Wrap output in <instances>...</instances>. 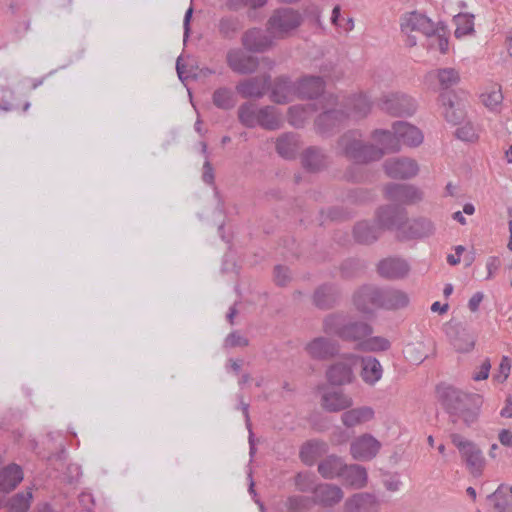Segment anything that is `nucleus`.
Here are the masks:
<instances>
[{
    "label": "nucleus",
    "instance_id": "nucleus-1",
    "mask_svg": "<svg viewBox=\"0 0 512 512\" xmlns=\"http://www.w3.org/2000/svg\"><path fill=\"white\" fill-rule=\"evenodd\" d=\"M438 395L445 409L450 414L454 429L470 427L478 418V412L472 406L474 396L463 393L452 386L438 388Z\"/></svg>",
    "mask_w": 512,
    "mask_h": 512
},
{
    "label": "nucleus",
    "instance_id": "nucleus-2",
    "mask_svg": "<svg viewBox=\"0 0 512 512\" xmlns=\"http://www.w3.org/2000/svg\"><path fill=\"white\" fill-rule=\"evenodd\" d=\"M322 330L325 334L336 336L345 342L356 343L357 348L363 339L372 335L374 331L368 322L352 319L341 312L326 315L322 322Z\"/></svg>",
    "mask_w": 512,
    "mask_h": 512
},
{
    "label": "nucleus",
    "instance_id": "nucleus-3",
    "mask_svg": "<svg viewBox=\"0 0 512 512\" xmlns=\"http://www.w3.org/2000/svg\"><path fill=\"white\" fill-rule=\"evenodd\" d=\"M336 154L357 163L367 164L380 160L384 152L373 144L366 143L359 130H349L343 133L335 145Z\"/></svg>",
    "mask_w": 512,
    "mask_h": 512
},
{
    "label": "nucleus",
    "instance_id": "nucleus-4",
    "mask_svg": "<svg viewBox=\"0 0 512 512\" xmlns=\"http://www.w3.org/2000/svg\"><path fill=\"white\" fill-rule=\"evenodd\" d=\"M301 14L292 8H280L273 12L267 22V30L274 38L284 39L290 36L302 23Z\"/></svg>",
    "mask_w": 512,
    "mask_h": 512
},
{
    "label": "nucleus",
    "instance_id": "nucleus-5",
    "mask_svg": "<svg viewBox=\"0 0 512 512\" xmlns=\"http://www.w3.org/2000/svg\"><path fill=\"white\" fill-rule=\"evenodd\" d=\"M401 30L407 35V45L409 47L417 44V36L414 33L431 37L437 31L435 24L428 17L417 12H411L404 17Z\"/></svg>",
    "mask_w": 512,
    "mask_h": 512
},
{
    "label": "nucleus",
    "instance_id": "nucleus-6",
    "mask_svg": "<svg viewBox=\"0 0 512 512\" xmlns=\"http://www.w3.org/2000/svg\"><path fill=\"white\" fill-rule=\"evenodd\" d=\"M379 107L391 116H410L416 111V103L405 93L391 92L380 98Z\"/></svg>",
    "mask_w": 512,
    "mask_h": 512
},
{
    "label": "nucleus",
    "instance_id": "nucleus-7",
    "mask_svg": "<svg viewBox=\"0 0 512 512\" xmlns=\"http://www.w3.org/2000/svg\"><path fill=\"white\" fill-rule=\"evenodd\" d=\"M451 440L459 449L470 472L474 476L481 475L484 467V458L481 450L474 443L463 440L462 436L457 433L451 434Z\"/></svg>",
    "mask_w": 512,
    "mask_h": 512
},
{
    "label": "nucleus",
    "instance_id": "nucleus-8",
    "mask_svg": "<svg viewBox=\"0 0 512 512\" xmlns=\"http://www.w3.org/2000/svg\"><path fill=\"white\" fill-rule=\"evenodd\" d=\"M227 66L236 74L251 75L259 68V59L245 49L231 48L226 53Z\"/></svg>",
    "mask_w": 512,
    "mask_h": 512
},
{
    "label": "nucleus",
    "instance_id": "nucleus-9",
    "mask_svg": "<svg viewBox=\"0 0 512 512\" xmlns=\"http://www.w3.org/2000/svg\"><path fill=\"white\" fill-rule=\"evenodd\" d=\"M353 303L358 311L365 314L381 309V288L374 285L361 286L353 295Z\"/></svg>",
    "mask_w": 512,
    "mask_h": 512
},
{
    "label": "nucleus",
    "instance_id": "nucleus-10",
    "mask_svg": "<svg viewBox=\"0 0 512 512\" xmlns=\"http://www.w3.org/2000/svg\"><path fill=\"white\" fill-rule=\"evenodd\" d=\"M270 86L271 76L262 74L239 81L235 89L242 98L260 99L267 93Z\"/></svg>",
    "mask_w": 512,
    "mask_h": 512
},
{
    "label": "nucleus",
    "instance_id": "nucleus-11",
    "mask_svg": "<svg viewBox=\"0 0 512 512\" xmlns=\"http://www.w3.org/2000/svg\"><path fill=\"white\" fill-rule=\"evenodd\" d=\"M273 38L260 28H250L241 37L243 48L251 53H263L273 47Z\"/></svg>",
    "mask_w": 512,
    "mask_h": 512
},
{
    "label": "nucleus",
    "instance_id": "nucleus-12",
    "mask_svg": "<svg viewBox=\"0 0 512 512\" xmlns=\"http://www.w3.org/2000/svg\"><path fill=\"white\" fill-rule=\"evenodd\" d=\"M434 231V224L429 219L418 218L413 221L406 220L402 226H399L397 238L399 240L419 239L432 235Z\"/></svg>",
    "mask_w": 512,
    "mask_h": 512
},
{
    "label": "nucleus",
    "instance_id": "nucleus-13",
    "mask_svg": "<svg viewBox=\"0 0 512 512\" xmlns=\"http://www.w3.org/2000/svg\"><path fill=\"white\" fill-rule=\"evenodd\" d=\"M384 192L388 200L401 204H414L422 199V192L409 184L390 183Z\"/></svg>",
    "mask_w": 512,
    "mask_h": 512
},
{
    "label": "nucleus",
    "instance_id": "nucleus-14",
    "mask_svg": "<svg viewBox=\"0 0 512 512\" xmlns=\"http://www.w3.org/2000/svg\"><path fill=\"white\" fill-rule=\"evenodd\" d=\"M381 447L380 442L370 434H364L350 444V453L355 460L368 461L373 459Z\"/></svg>",
    "mask_w": 512,
    "mask_h": 512
},
{
    "label": "nucleus",
    "instance_id": "nucleus-15",
    "mask_svg": "<svg viewBox=\"0 0 512 512\" xmlns=\"http://www.w3.org/2000/svg\"><path fill=\"white\" fill-rule=\"evenodd\" d=\"M386 174L395 179H409L417 175L419 171L415 160L409 158H392L383 164Z\"/></svg>",
    "mask_w": 512,
    "mask_h": 512
},
{
    "label": "nucleus",
    "instance_id": "nucleus-16",
    "mask_svg": "<svg viewBox=\"0 0 512 512\" xmlns=\"http://www.w3.org/2000/svg\"><path fill=\"white\" fill-rule=\"evenodd\" d=\"M305 349L311 358L327 360L339 353L340 346L335 340L326 337H316L306 345Z\"/></svg>",
    "mask_w": 512,
    "mask_h": 512
},
{
    "label": "nucleus",
    "instance_id": "nucleus-17",
    "mask_svg": "<svg viewBox=\"0 0 512 512\" xmlns=\"http://www.w3.org/2000/svg\"><path fill=\"white\" fill-rule=\"evenodd\" d=\"M355 358H346L332 364L326 371L327 380L335 386L349 384L354 378L353 365Z\"/></svg>",
    "mask_w": 512,
    "mask_h": 512
},
{
    "label": "nucleus",
    "instance_id": "nucleus-18",
    "mask_svg": "<svg viewBox=\"0 0 512 512\" xmlns=\"http://www.w3.org/2000/svg\"><path fill=\"white\" fill-rule=\"evenodd\" d=\"M377 222L380 230L386 229H397L399 232V226H402L404 221L407 220V212L404 208H400L393 205L384 206L377 211Z\"/></svg>",
    "mask_w": 512,
    "mask_h": 512
},
{
    "label": "nucleus",
    "instance_id": "nucleus-19",
    "mask_svg": "<svg viewBox=\"0 0 512 512\" xmlns=\"http://www.w3.org/2000/svg\"><path fill=\"white\" fill-rule=\"evenodd\" d=\"M313 505L319 504L331 507L339 503L343 498V491L339 486L333 484H319L313 489Z\"/></svg>",
    "mask_w": 512,
    "mask_h": 512
},
{
    "label": "nucleus",
    "instance_id": "nucleus-20",
    "mask_svg": "<svg viewBox=\"0 0 512 512\" xmlns=\"http://www.w3.org/2000/svg\"><path fill=\"white\" fill-rule=\"evenodd\" d=\"M321 407L328 412H339L353 405L352 398L341 390H325L321 395Z\"/></svg>",
    "mask_w": 512,
    "mask_h": 512
},
{
    "label": "nucleus",
    "instance_id": "nucleus-21",
    "mask_svg": "<svg viewBox=\"0 0 512 512\" xmlns=\"http://www.w3.org/2000/svg\"><path fill=\"white\" fill-rule=\"evenodd\" d=\"M347 118L348 114L343 109H326L317 116L315 125L320 133H328L344 123Z\"/></svg>",
    "mask_w": 512,
    "mask_h": 512
},
{
    "label": "nucleus",
    "instance_id": "nucleus-22",
    "mask_svg": "<svg viewBox=\"0 0 512 512\" xmlns=\"http://www.w3.org/2000/svg\"><path fill=\"white\" fill-rule=\"evenodd\" d=\"M408 263L400 258H386L379 262L377 266L378 273L386 279L404 278L409 272Z\"/></svg>",
    "mask_w": 512,
    "mask_h": 512
},
{
    "label": "nucleus",
    "instance_id": "nucleus-23",
    "mask_svg": "<svg viewBox=\"0 0 512 512\" xmlns=\"http://www.w3.org/2000/svg\"><path fill=\"white\" fill-rule=\"evenodd\" d=\"M345 512H378L379 501L369 493H357L347 499L344 504Z\"/></svg>",
    "mask_w": 512,
    "mask_h": 512
},
{
    "label": "nucleus",
    "instance_id": "nucleus-24",
    "mask_svg": "<svg viewBox=\"0 0 512 512\" xmlns=\"http://www.w3.org/2000/svg\"><path fill=\"white\" fill-rule=\"evenodd\" d=\"M410 303L409 295L396 288H381V309L400 310L406 308Z\"/></svg>",
    "mask_w": 512,
    "mask_h": 512
},
{
    "label": "nucleus",
    "instance_id": "nucleus-25",
    "mask_svg": "<svg viewBox=\"0 0 512 512\" xmlns=\"http://www.w3.org/2000/svg\"><path fill=\"white\" fill-rule=\"evenodd\" d=\"M338 289L331 284L319 286L313 293V304L321 310H329L336 306L339 300Z\"/></svg>",
    "mask_w": 512,
    "mask_h": 512
},
{
    "label": "nucleus",
    "instance_id": "nucleus-26",
    "mask_svg": "<svg viewBox=\"0 0 512 512\" xmlns=\"http://www.w3.org/2000/svg\"><path fill=\"white\" fill-rule=\"evenodd\" d=\"M325 82L320 76H306L297 84V93L300 98L314 99L324 92Z\"/></svg>",
    "mask_w": 512,
    "mask_h": 512
},
{
    "label": "nucleus",
    "instance_id": "nucleus-27",
    "mask_svg": "<svg viewBox=\"0 0 512 512\" xmlns=\"http://www.w3.org/2000/svg\"><path fill=\"white\" fill-rule=\"evenodd\" d=\"M398 140L407 146H418L423 141L422 132L407 122H395L393 125Z\"/></svg>",
    "mask_w": 512,
    "mask_h": 512
},
{
    "label": "nucleus",
    "instance_id": "nucleus-28",
    "mask_svg": "<svg viewBox=\"0 0 512 512\" xmlns=\"http://www.w3.org/2000/svg\"><path fill=\"white\" fill-rule=\"evenodd\" d=\"M327 452L328 445L326 442L311 440L302 445L299 456L304 464L312 466L318 458L322 457Z\"/></svg>",
    "mask_w": 512,
    "mask_h": 512
},
{
    "label": "nucleus",
    "instance_id": "nucleus-29",
    "mask_svg": "<svg viewBox=\"0 0 512 512\" xmlns=\"http://www.w3.org/2000/svg\"><path fill=\"white\" fill-rule=\"evenodd\" d=\"M301 159L303 167L310 172H318L327 165V156L317 147L307 148Z\"/></svg>",
    "mask_w": 512,
    "mask_h": 512
},
{
    "label": "nucleus",
    "instance_id": "nucleus-30",
    "mask_svg": "<svg viewBox=\"0 0 512 512\" xmlns=\"http://www.w3.org/2000/svg\"><path fill=\"white\" fill-rule=\"evenodd\" d=\"M361 368V377L369 385L375 384L382 377V366L374 357L367 356L361 358Z\"/></svg>",
    "mask_w": 512,
    "mask_h": 512
},
{
    "label": "nucleus",
    "instance_id": "nucleus-31",
    "mask_svg": "<svg viewBox=\"0 0 512 512\" xmlns=\"http://www.w3.org/2000/svg\"><path fill=\"white\" fill-rule=\"evenodd\" d=\"M23 480V471L20 466L11 464L7 466L0 476V490L9 493Z\"/></svg>",
    "mask_w": 512,
    "mask_h": 512
},
{
    "label": "nucleus",
    "instance_id": "nucleus-32",
    "mask_svg": "<svg viewBox=\"0 0 512 512\" xmlns=\"http://www.w3.org/2000/svg\"><path fill=\"white\" fill-rule=\"evenodd\" d=\"M345 463L337 455H329L318 464V472L325 479L341 476Z\"/></svg>",
    "mask_w": 512,
    "mask_h": 512
},
{
    "label": "nucleus",
    "instance_id": "nucleus-33",
    "mask_svg": "<svg viewBox=\"0 0 512 512\" xmlns=\"http://www.w3.org/2000/svg\"><path fill=\"white\" fill-rule=\"evenodd\" d=\"M216 28L222 39L232 40L242 29V23L238 17L228 15L219 19Z\"/></svg>",
    "mask_w": 512,
    "mask_h": 512
},
{
    "label": "nucleus",
    "instance_id": "nucleus-34",
    "mask_svg": "<svg viewBox=\"0 0 512 512\" xmlns=\"http://www.w3.org/2000/svg\"><path fill=\"white\" fill-rule=\"evenodd\" d=\"M374 416V411L370 407H359L350 409L342 414V422L348 427H354L370 421Z\"/></svg>",
    "mask_w": 512,
    "mask_h": 512
},
{
    "label": "nucleus",
    "instance_id": "nucleus-35",
    "mask_svg": "<svg viewBox=\"0 0 512 512\" xmlns=\"http://www.w3.org/2000/svg\"><path fill=\"white\" fill-rule=\"evenodd\" d=\"M380 227L376 224H370L362 221L354 227V237L358 243L370 244L378 239L380 235Z\"/></svg>",
    "mask_w": 512,
    "mask_h": 512
},
{
    "label": "nucleus",
    "instance_id": "nucleus-36",
    "mask_svg": "<svg viewBox=\"0 0 512 512\" xmlns=\"http://www.w3.org/2000/svg\"><path fill=\"white\" fill-rule=\"evenodd\" d=\"M341 476L355 488H363L367 484V471L363 466L357 464L349 466L345 464Z\"/></svg>",
    "mask_w": 512,
    "mask_h": 512
},
{
    "label": "nucleus",
    "instance_id": "nucleus-37",
    "mask_svg": "<svg viewBox=\"0 0 512 512\" xmlns=\"http://www.w3.org/2000/svg\"><path fill=\"white\" fill-rule=\"evenodd\" d=\"M298 150V140L296 135L286 133L277 138L276 151L284 158H294Z\"/></svg>",
    "mask_w": 512,
    "mask_h": 512
},
{
    "label": "nucleus",
    "instance_id": "nucleus-38",
    "mask_svg": "<svg viewBox=\"0 0 512 512\" xmlns=\"http://www.w3.org/2000/svg\"><path fill=\"white\" fill-rule=\"evenodd\" d=\"M257 125L268 130H276L281 126V118L273 106H265L258 109Z\"/></svg>",
    "mask_w": 512,
    "mask_h": 512
},
{
    "label": "nucleus",
    "instance_id": "nucleus-39",
    "mask_svg": "<svg viewBox=\"0 0 512 512\" xmlns=\"http://www.w3.org/2000/svg\"><path fill=\"white\" fill-rule=\"evenodd\" d=\"M439 99L444 107L445 119L454 125L459 124L464 118L463 110L456 107L455 102L452 100L449 93H442Z\"/></svg>",
    "mask_w": 512,
    "mask_h": 512
},
{
    "label": "nucleus",
    "instance_id": "nucleus-40",
    "mask_svg": "<svg viewBox=\"0 0 512 512\" xmlns=\"http://www.w3.org/2000/svg\"><path fill=\"white\" fill-rule=\"evenodd\" d=\"M291 91V82L288 78L279 77L275 79L272 88L270 98L277 104H284L288 102V96Z\"/></svg>",
    "mask_w": 512,
    "mask_h": 512
},
{
    "label": "nucleus",
    "instance_id": "nucleus-41",
    "mask_svg": "<svg viewBox=\"0 0 512 512\" xmlns=\"http://www.w3.org/2000/svg\"><path fill=\"white\" fill-rule=\"evenodd\" d=\"M212 102L219 109L230 110L235 107L237 100L230 88L220 87L214 91Z\"/></svg>",
    "mask_w": 512,
    "mask_h": 512
},
{
    "label": "nucleus",
    "instance_id": "nucleus-42",
    "mask_svg": "<svg viewBox=\"0 0 512 512\" xmlns=\"http://www.w3.org/2000/svg\"><path fill=\"white\" fill-rule=\"evenodd\" d=\"M349 106L356 118H364L371 111V101L366 94L359 93L349 98Z\"/></svg>",
    "mask_w": 512,
    "mask_h": 512
},
{
    "label": "nucleus",
    "instance_id": "nucleus-43",
    "mask_svg": "<svg viewBox=\"0 0 512 512\" xmlns=\"http://www.w3.org/2000/svg\"><path fill=\"white\" fill-rule=\"evenodd\" d=\"M314 110L315 109L312 104L294 105L290 107L288 111L289 123L297 128L302 127L310 113Z\"/></svg>",
    "mask_w": 512,
    "mask_h": 512
},
{
    "label": "nucleus",
    "instance_id": "nucleus-44",
    "mask_svg": "<svg viewBox=\"0 0 512 512\" xmlns=\"http://www.w3.org/2000/svg\"><path fill=\"white\" fill-rule=\"evenodd\" d=\"M238 119L245 127H255L258 120V110L256 105L251 102H245L240 105L238 108Z\"/></svg>",
    "mask_w": 512,
    "mask_h": 512
},
{
    "label": "nucleus",
    "instance_id": "nucleus-45",
    "mask_svg": "<svg viewBox=\"0 0 512 512\" xmlns=\"http://www.w3.org/2000/svg\"><path fill=\"white\" fill-rule=\"evenodd\" d=\"M374 136L378 139L382 145V151L385 152H397L400 150V140L395 133L390 131L381 130L375 131Z\"/></svg>",
    "mask_w": 512,
    "mask_h": 512
},
{
    "label": "nucleus",
    "instance_id": "nucleus-46",
    "mask_svg": "<svg viewBox=\"0 0 512 512\" xmlns=\"http://www.w3.org/2000/svg\"><path fill=\"white\" fill-rule=\"evenodd\" d=\"M390 348V342L388 339L381 336H368L363 339L359 350L364 352H378V351H386Z\"/></svg>",
    "mask_w": 512,
    "mask_h": 512
},
{
    "label": "nucleus",
    "instance_id": "nucleus-47",
    "mask_svg": "<svg viewBox=\"0 0 512 512\" xmlns=\"http://www.w3.org/2000/svg\"><path fill=\"white\" fill-rule=\"evenodd\" d=\"M482 104L490 110H496L503 101L501 87L496 85L480 95Z\"/></svg>",
    "mask_w": 512,
    "mask_h": 512
},
{
    "label": "nucleus",
    "instance_id": "nucleus-48",
    "mask_svg": "<svg viewBox=\"0 0 512 512\" xmlns=\"http://www.w3.org/2000/svg\"><path fill=\"white\" fill-rule=\"evenodd\" d=\"M32 492L27 490L14 495L9 502L8 512H27L30 508Z\"/></svg>",
    "mask_w": 512,
    "mask_h": 512
},
{
    "label": "nucleus",
    "instance_id": "nucleus-49",
    "mask_svg": "<svg viewBox=\"0 0 512 512\" xmlns=\"http://www.w3.org/2000/svg\"><path fill=\"white\" fill-rule=\"evenodd\" d=\"M313 501L310 497L306 496H290L284 502V507L289 512H303L311 509Z\"/></svg>",
    "mask_w": 512,
    "mask_h": 512
},
{
    "label": "nucleus",
    "instance_id": "nucleus-50",
    "mask_svg": "<svg viewBox=\"0 0 512 512\" xmlns=\"http://www.w3.org/2000/svg\"><path fill=\"white\" fill-rule=\"evenodd\" d=\"M436 76L442 89H449L460 81L459 73L454 68L439 69Z\"/></svg>",
    "mask_w": 512,
    "mask_h": 512
},
{
    "label": "nucleus",
    "instance_id": "nucleus-51",
    "mask_svg": "<svg viewBox=\"0 0 512 512\" xmlns=\"http://www.w3.org/2000/svg\"><path fill=\"white\" fill-rule=\"evenodd\" d=\"M456 23L457 28L455 30V36L457 38L474 32V15L459 14L456 16Z\"/></svg>",
    "mask_w": 512,
    "mask_h": 512
},
{
    "label": "nucleus",
    "instance_id": "nucleus-52",
    "mask_svg": "<svg viewBox=\"0 0 512 512\" xmlns=\"http://www.w3.org/2000/svg\"><path fill=\"white\" fill-rule=\"evenodd\" d=\"M455 135L458 139L463 141H474L477 139L476 130L471 123H466L457 128Z\"/></svg>",
    "mask_w": 512,
    "mask_h": 512
},
{
    "label": "nucleus",
    "instance_id": "nucleus-53",
    "mask_svg": "<svg viewBox=\"0 0 512 512\" xmlns=\"http://www.w3.org/2000/svg\"><path fill=\"white\" fill-rule=\"evenodd\" d=\"M248 344V339L240 335L237 331L231 332L225 339L226 347H246Z\"/></svg>",
    "mask_w": 512,
    "mask_h": 512
},
{
    "label": "nucleus",
    "instance_id": "nucleus-54",
    "mask_svg": "<svg viewBox=\"0 0 512 512\" xmlns=\"http://www.w3.org/2000/svg\"><path fill=\"white\" fill-rule=\"evenodd\" d=\"M295 485L297 489L301 492H313V489L315 488L313 486V481L310 479V477L308 475H304L301 473H298L295 476Z\"/></svg>",
    "mask_w": 512,
    "mask_h": 512
},
{
    "label": "nucleus",
    "instance_id": "nucleus-55",
    "mask_svg": "<svg viewBox=\"0 0 512 512\" xmlns=\"http://www.w3.org/2000/svg\"><path fill=\"white\" fill-rule=\"evenodd\" d=\"M510 369H511L510 359L507 356H503L501 363L499 365V369H498L499 373L497 375H495V379L498 382L503 383L508 378Z\"/></svg>",
    "mask_w": 512,
    "mask_h": 512
},
{
    "label": "nucleus",
    "instance_id": "nucleus-56",
    "mask_svg": "<svg viewBox=\"0 0 512 512\" xmlns=\"http://www.w3.org/2000/svg\"><path fill=\"white\" fill-rule=\"evenodd\" d=\"M275 281L278 285L284 286L290 280L289 269L285 266L278 265L274 269Z\"/></svg>",
    "mask_w": 512,
    "mask_h": 512
},
{
    "label": "nucleus",
    "instance_id": "nucleus-57",
    "mask_svg": "<svg viewBox=\"0 0 512 512\" xmlns=\"http://www.w3.org/2000/svg\"><path fill=\"white\" fill-rule=\"evenodd\" d=\"M432 40L429 44L430 47H436L442 54H445L448 50L449 42L448 39L440 34L436 33L431 36Z\"/></svg>",
    "mask_w": 512,
    "mask_h": 512
},
{
    "label": "nucleus",
    "instance_id": "nucleus-58",
    "mask_svg": "<svg viewBox=\"0 0 512 512\" xmlns=\"http://www.w3.org/2000/svg\"><path fill=\"white\" fill-rule=\"evenodd\" d=\"M491 369V363L488 358H486L479 367V371L473 375V379L475 381L485 380L489 376V372Z\"/></svg>",
    "mask_w": 512,
    "mask_h": 512
},
{
    "label": "nucleus",
    "instance_id": "nucleus-59",
    "mask_svg": "<svg viewBox=\"0 0 512 512\" xmlns=\"http://www.w3.org/2000/svg\"><path fill=\"white\" fill-rule=\"evenodd\" d=\"M243 8H245L244 0H224L223 5L221 6V9L231 12H237Z\"/></svg>",
    "mask_w": 512,
    "mask_h": 512
},
{
    "label": "nucleus",
    "instance_id": "nucleus-60",
    "mask_svg": "<svg viewBox=\"0 0 512 512\" xmlns=\"http://www.w3.org/2000/svg\"><path fill=\"white\" fill-rule=\"evenodd\" d=\"M203 180L208 184H212L214 182V171L209 161H205L203 165Z\"/></svg>",
    "mask_w": 512,
    "mask_h": 512
},
{
    "label": "nucleus",
    "instance_id": "nucleus-61",
    "mask_svg": "<svg viewBox=\"0 0 512 512\" xmlns=\"http://www.w3.org/2000/svg\"><path fill=\"white\" fill-rule=\"evenodd\" d=\"M500 443L507 447H512V432L509 429H502L498 434Z\"/></svg>",
    "mask_w": 512,
    "mask_h": 512
},
{
    "label": "nucleus",
    "instance_id": "nucleus-62",
    "mask_svg": "<svg viewBox=\"0 0 512 512\" xmlns=\"http://www.w3.org/2000/svg\"><path fill=\"white\" fill-rule=\"evenodd\" d=\"M483 297L484 296L481 292H477L470 298L468 307L472 312H476L478 310Z\"/></svg>",
    "mask_w": 512,
    "mask_h": 512
},
{
    "label": "nucleus",
    "instance_id": "nucleus-63",
    "mask_svg": "<svg viewBox=\"0 0 512 512\" xmlns=\"http://www.w3.org/2000/svg\"><path fill=\"white\" fill-rule=\"evenodd\" d=\"M192 14H193V8L190 7L185 13L184 22H183L185 38L188 37L189 33H190V21L192 18Z\"/></svg>",
    "mask_w": 512,
    "mask_h": 512
},
{
    "label": "nucleus",
    "instance_id": "nucleus-64",
    "mask_svg": "<svg viewBox=\"0 0 512 512\" xmlns=\"http://www.w3.org/2000/svg\"><path fill=\"white\" fill-rule=\"evenodd\" d=\"M498 267H499L498 259L495 257L490 258V260L487 263V270H488L487 279H490L492 277L493 273L498 269Z\"/></svg>",
    "mask_w": 512,
    "mask_h": 512
}]
</instances>
